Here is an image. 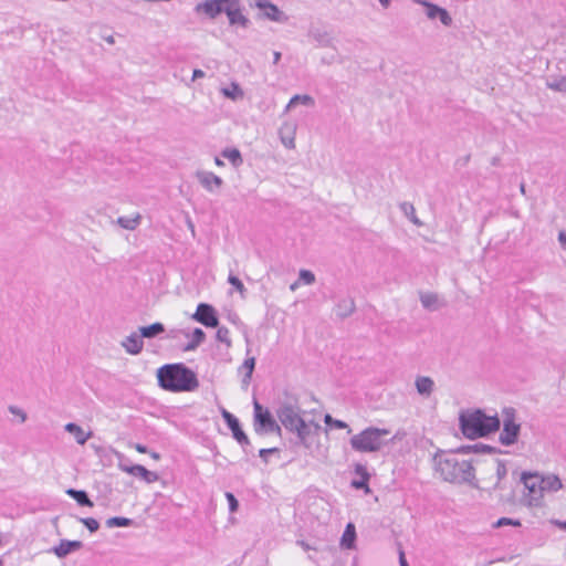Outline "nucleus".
I'll list each match as a JSON object with an SVG mask.
<instances>
[{
  "mask_svg": "<svg viewBox=\"0 0 566 566\" xmlns=\"http://www.w3.org/2000/svg\"><path fill=\"white\" fill-rule=\"evenodd\" d=\"M506 525L520 526L521 522L518 520H513L510 517H501L494 524L495 527H502V526H506Z\"/></svg>",
  "mask_w": 566,
  "mask_h": 566,
  "instance_id": "43",
  "label": "nucleus"
},
{
  "mask_svg": "<svg viewBox=\"0 0 566 566\" xmlns=\"http://www.w3.org/2000/svg\"><path fill=\"white\" fill-rule=\"evenodd\" d=\"M222 94L233 101L243 97V91L238 83H231L229 87L222 88Z\"/></svg>",
  "mask_w": 566,
  "mask_h": 566,
  "instance_id": "34",
  "label": "nucleus"
},
{
  "mask_svg": "<svg viewBox=\"0 0 566 566\" xmlns=\"http://www.w3.org/2000/svg\"><path fill=\"white\" fill-rule=\"evenodd\" d=\"M254 408V431L258 434L281 433V427L273 418L269 409H264L256 400Z\"/></svg>",
  "mask_w": 566,
  "mask_h": 566,
  "instance_id": "8",
  "label": "nucleus"
},
{
  "mask_svg": "<svg viewBox=\"0 0 566 566\" xmlns=\"http://www.w3.org/2000/svg\"><path fill=\"white\" fill-rule=\"evenodd\" d=\"M459 421L462 433L469 439L485 437L501 427L497 415L488 416L481 409L461 413Z\"/></svg>",
  "mask_w": 566,
  "mask_h": 566,
  "instance_id": "4",
  "label": "nucleus"
},
{
  "mask_svg": "<svg viewBox=\"0 0 566 566\" xmlns=\"http://www.w3.org/2000/svg\"><path fill=\"white\" fill-rule=\"evenodd\" d=\"M521 482L524 485V502L528 506H539L544 496L541 475L533 472H523L521 474Z\"/></svg>",
  "mask_w": 566,
  "mask_h": 566,
  "instance_id": "7",
  "label": "nucleus"
},
{
  "mask_svg": "<svg viewBox=\"0 0 566 566\" xmlns=\"http://www.w3.org/2000/svg\"><path fill=\"white\" fill-rule=\"evenodd\" d=\"M256 6L263 10L264 15L271 21L281 22L283 19V12L274 3L268 0H259Z\"/></svg>",
  "mask_w": 566,
  "mask_h": 566,
  "instance_id": "17",
  "label": "nucleus"
},
{
  "mask_svg": "<svg viewBox=\"0 0 566 566\" xmlns=\"http://www.w3.org/2000/svg\"><path fill=\"white\" fill-rule=\"evenodd\" d=\"M546 86L555 92H566V76H548L546 80Z\"/></svg>",
  "mask_w": 566,
  "mask_h": 566,
  "instance_id": "29",
  "label": "nucleus"
},
{
  "mask_svg": "<svg viewBox=\"0 0 566 566\" xmlns=\"http://www.w3.org/2000/svg\"><path fill=\"white\" fill-rule=\"evenodd\" d=\"M459 453H493L495 451V448L483 444V443H475L472 446H462L458 449H455Z\"/></svg>",
  "mask_w": 566,
  "mask_h": 566,
  "instance_id": "26",
  "label": "nucleus"
},
{
  "mask_svg": "<svg viewBox=\"0 0 566 566\" xmlns=\"http://www.w3.org/2000/svg\"><path fill=\"white\" fill-rule=\"evenodd\" d=\"M409 219L411 220V222H412V223H415V224H420V221H419V219L416 217V214H415V213H413V214H411V216L409 217Z\"/></svg>",
  "mask_w": 566,
  "mask_h": 566,
  "instance_id": "56",
  "label": "nucleus"
},
{
  "mask_svg": "<svg viewBox=\"0 0 566 566\" xmlns=\"http://www.w3.org/2000/svg\"><path fill=\"white\" fill-rule=\"evenodd\" d=\"M254 368H255V358L254 357H248L243 361L242 366L240 367V369H243L245 371L244 377H243V382L244 384H249L250 382V379L252 377Z\"/></svg>",
  "mask_w": 566,
  "mask_h": 566,
  "instance_id": "35",
  "label": "nucleus"
},
{
  "mask_svg": "<svg viewBox=\"0 0 566 566\" xmlns=\"http://www.w3.org/2000/svg\"><path fill=\"white\" fill-rule=\"evenodd\" d=\"M136 450L139 452V453H146L147 452V447L144 446V444H136Z\"/></svg>",
  "mask_w": 566,
  "mask_h": 566,
  "instance_id": "52",
  "label": "nucleus"
},
{
  "mask_svg": "<svg viewBox=\"0 0 566 566\" xmlns=\"http://www.w3.org/2000/svg\"><path fill=\"white\" fill-rule=\"evenodd\" d=\"M2 565H3V560H2V558L0 557V566H2Z\"/></svg>",
  "mask_w": 566,
  "mask_h": 566,
  "instance_id": "63",
  "label": "nucleus"
},
{
  "mask_svg": "<svg viewBox=\"0 0 566 566\" xmlns=\"http://www.w3.org/2000/svg\"><path fill=\"white\" fill-rule=\"evenodd\" d=\"M354 472L356 475L361 476V480H353L352 486L356 490H365L366 492H369L368 482L370 480V474L366 465L356 463L354 467Z\"/></svg>",
  "mask_w": 566,
  "mask_h": 566,
  "instance_id": "16",
  "label": "nucleus"
},
{
  "mask_svg": "<svg viewBox=\"0 0 566 566\" xmlns=\"http://www.w3.org/2000/svg\"><path fill=\"white\" fill-rule=\"evenodd\" d=\"M9 411L12 415L20 417L21 422H24L27 420V413L22 409L15 407V406H10Z\"/></svg>",
  "mask_w": 566,
  "mask_h": 566,
  "instance_id": "46",
  "label": "nucleus"
},
{
  "mask_svg": "<svg viewBox=\"0 0 566 566\" xmlns=\"http://www.w3.org/2000/svg\"><path fill=\"white\" fill-rule=\"evenodd\" d=\"M420 301H421V304L424 308H428V310H436L437 306V302H438V296L437 294L434 293H423L420 295Z\"/></svg>",
  "mask_w": 566,
  "mask_h": 566,
  "instance_id": "36",
  "label": "nucleus"
},
{
  "mask_svg": "<svg viewBox=\"0 0 566 566\" xmlns=\"http://www.w3.org/2000/svg\"><path fill=\"white\" fill-rule=\"evenodd\" d=\"M228 282L240 293H243L245 292V287L242 283V281L235 276V275H232L230 274L229 277H228Z\"/></svg>",
  "mask_w": 566,
  "mask_h": 566,
  "instance_id": "42",
  "label": "nucleus"
},
{
  "mask_svg": "<svg viewBox=\"0 0 566 566\" xmlns=\"http://www.w3.org/2000/svg\"><path fill=\"white\" fill-rule=\"evenodd\" d=\"M491 469L495 470V474H496V482L494 483L493 489L501 490L502 489L501 482L507 475L506 465H505L504 461L496 459L491 462Z\"/></svg>",
  "mask_w": 566,
  "mask_h": 566,
  "instance_id": "22",
  "label": "nucleus"
},
{
  "mask_svg": "<svg viewBox=\"0 0 566 566\" xmlns=\"http://www.w3.org/2000/svg\"><path fill=\"white\" fill-rule=\"evenodd\" d=\"M275 413L282 426L295 433L301 444L307 447L312 422L308 423L303 419L298 400L295 397H286L279 402Z\"/></svg>",
  "mask_w": 566,
  "mask_h": 566,
  "instance_id": "3",
  "label": "nucleus"
},
{
  "mask_svg": "<svg viewBox=\"0 0 566 566\" xmlns=\"http://www.w3.org/2000/svg\"><path fill=\"white\" fill-rule=\"evenodd\" d=\"M298 277L304 284L307 285L313 284L315 282V275L310 270H301Z\"/></svg>",
  "mask_w": 566,
  "mask_h": 566,
  "instance_id": "40",
  "label": "nucleus"
},
{
  "mask_svg": "<svg viewBox=\"0 0 566 566\" xmlns=\"http://www.w3.org/2000/svg\"><path fill=\"white\" fill-rule=\"evenodd\" d=\"M216 338L218 342L231 346L230 331L226 326L218 327Z\"/></svg>",
  "mask_w": 566,
  "mask_h": 566,
  "instance_id": "38",
  "label": "nucleus"
},
{
  "mask_svg": "<svg viewBox=\"0 0 566 566\" xmlns=\"http://www.w3.org/2000/svg\"><path fill=\"white\" fill-rule=\"evenodd\" d=\"M138 332L143 338H154L165 332V325L163 323L156 322L148 326L139 327Z\"/></svg>",
  "mask_w": 566,
  "mask_h": 566,
  "instance_id": "24",
  "label": "nucleus"
},
{
  "mask_svg": "<svg viewBox=\"0 0 566 566\" xmlns=\"http://www.w3.org/2000/svg\"><path fill=\"white\" fill-rule=\"evenodd\" d=\"M134 524V520L124 516H114L106 520V526L113 527H129Z\"/></svg>",
  "mask_w": 566,
  "mask_h": 566,
  "instance_id": "32",
  "label": "nucleus"
},
{
  "mask_svg": "<svg viewBox=\"0 0 566 566\" xmlns=\"http://www.w3.org/2000/svg\"><path fill=\"white\" fill-rule=\"evenodd\" d=\"M324 422L327 426H329V427H334L336 429H347L348 433L352 432V429L349 428V426L345 421L338 420V419H334L329 413L325 415Z\"/></svg>",
  "mask_w": 566,
  "mask_h": 566,
  "instance_id": "37",
  "label": "nucleus"
},
{
  "mask_svg": "<svg viewBox=\"0 0 566 566\" xmlns=\"http://www.w3.org/2000/svg\"><path fill=\"white\" fill-rule=\"evenodd\" d=\"M65 431L72 434L75 441L83 446L93 436L92 431L85 432L82 427L74 422H69L64 427Z\"/></svg>",
  "mask_w": 566,
  "mask_h": 566,
  "instance_id": "19",
  "label": "nucleus"
},
{
  "mask_svg": "<svg viewBox=\"0 0 566 566\" xmlns=\"http://www.w3.org/2000/svg\"><path fill=\"white\" fill-rule=\"evenodd\" d=\"M558 240L560 244L566 249V232L562 231L558 234Z\"/></svg>",
  "mask_w": 566,
  "mask_h": 566,
  "instance_id": "51",
  "label": "nucleus"
},
{
  "mask_svg": "<svg viewBox=\"0 0 566 566\" xmlns=\"http://www.w3.org/2000/svg\"><path fill=\"white\" fill-rule=\"evenodd\" d=\"M555 524L558 528L566 531V521H556Z\"/></svg>",
  "mask_w": 566,
  "mask_h": 566,
  "instance_id": "53",
  "label": "nucleus"
},
{
  "mask_svg": "<svg viewBox=\"0 0 566 566\" xmlns=\"http://www.w3.org/2000/svg\"><path fill=\"white\" fill-rule=\"evenodd\" d=\"M417 391L423 397H429L434 388V381L427 376H418L415 381Z\"/></svg>",
  "mask_w": 566,
  "mask_h": 566,
  "instance_id": "20",
  "label": "nucleus"
},
{
  "mask_svg": "<svg viewBox=\"0 0 566 566\" xmlns=\"http://www.w3.org/2000/svg\"><path fill=\"white\" fill-rule=\"evenodd\" d=\"M543 492H556L563 488L562 481L557 475H541Z\"/></svg>",
  "mask_w": 566,
  "mask_h": 566,
  "instance_id": "27",
  "label": "nucleus"
},
{
  "mask_svg": "<svg viewBox=\"0 0 566 566\" xmlns=\"http://www.w3.org/2000/svg\"><path fill=\"white\" fill-rule=\"evenodd\" d=\"M205 76V72L199 70V69H196L193 70V73H192V81L197 80V78H201Z\"/></svg>",
  "mask_w": 566,
  "mask_h": 566,
  "instance_id": "50",
  "label": "nucleus"
},
{
  "mask_svg": "<svg viewBox=\"0 0 566 566\" xmlns=\"http://www.w3.org/2000/svg\"><path fill=\"white\" fill-rule=\"evenodd\" d=\"M224 495H226V499H227V502H228V505H229V511L231 513L237 512L238 509H239V501L237 500L234 494L231 493V492H226Z\"/></svg>",
  "mask_w": 566,
  "mask_h": 566,
  "instance_id": "41",
  "label": "nucleus"
},
{
  "mask_svg": "<svg viewBox=\"0 0 566 566\" xmlns=\"http://www.w3.org/2000/svg\"><path fill=\"white\" fill-rule=\"evenodd\" d=\"M83 546V543L81 541H69V539H61L59 545L54 546L52 548V552L59 557L64 558L69 554L76 552L81 549Z\"/></svg>",
  "mask_w": 566,
  "mask_h": 566,
  "instance_id": "15",
  "label": "nucleus"
},
{
  "mask_svg": "<svg viewBox=\"0 0 566 566\" xmlns=\"http://www.w3.org/2000/svg\"><path fill=\"white\" fill-rule=\"evenodd\" d=\"M157 380L161 389L170 392H192L199 388L197 374L182 363L159 367Z\"/></svg>",
  "mask_w": 566,
  "mask_h": 566,
  "instance_id": "2",
  "label": "nucleus"
},
{
  "mask_svg": "<svg viewBox=\"0 0 566 566\" xmlns=\"http://www.w3.org/2000/svg\"><path fill=\"white\" fill-rule=\"evenodd\" d=\"M279 452V449L277 448H269V449H261L259 451V455L260 458L264 461V462H268V455L269 454H273V453H276Z\"/></svg>",
  "mask_w": 566,
  "mask_h": 566,
  "instance_id": "47",
  "label": "nucleus"
},
{
  "mask_svg": "<svg viewBox=\"0 0 566 566\" xmlns=\"http://www.w3.org/2000/svg\"><path fill=\"white\" fill-rule=\"evenodd\" d=\"M295 286H296V283L292 284V285H291V290H294V289H295Z\"/></svg>",
  "mask_w": 566,
  "mask_h": 566,
  "instance_id": "62",
  "label": "nucleus"
},
{
  "mask_svg": "<svg viewBox=\"0 0 566 566\" xmlns=\"http://www.w3.org/2000/svg\"><path fill=\"white\" fill-rule=\"evenodd\" d=\"M400 209L407 217H410L411 214L415 213L413 205L407 201L400 203Z\"/></svg>",
  "mask_w": 566,
  "mask_h": 566,
  "instance_id": "45",
  "label": "nucleus"
},
{
  "mask_svg": "<svg viewBox=\"0 0 566 566\" xmlns=\"http://www.w3.org/2000/svg\"><path fill=\"white\" fill-rule=\"evenodd\" d=\"M192 318L206 327H218L219 318L214 307L208 303H200L197 306Z\"/></svg>",
  "mask_w": 566,
  "mask_h": 566,
  "instance_id": "11",
  "label": "nucleus"
},
{
  "mask_svg": "<svg viewBox=\"0 0 566 566\" xmlns=\"http://www.w3.org/2000/svg\"><path fill=\"white\" fill-rule=\"evenodd\" d=\"M214 164H216L217 166H219V167L224 166V163H223L219 157H216V158H214Z\"/></svg>",
  "mask_w": 566,
  "mask_h": 566,
  "instance_id": "58",
  "label": "nucleus"
},
{
  "mask_svg": "<svg viewBox=\"0 0 566 566\" xmlns=\"http://www.w3.org/2000/svg\"><path fill=\"white\" fill-rule=\"evenodd\" d=\"M151 457H153L154 459H159V454H158V453H156V452H153Z\"/></svg>",
  "mask_w": 566,
  "mask_h": 566,
  "instance_id": "59",
  "label": "nucleus"
},
{
  "mask_svg": "<svg viewBox=\"0 0 566 566\" xmlns=\"http://www.w3.org/2000/svg\"><path fill=\"white\" fill-rule=\"evenodd\" d=\"M503 416V429L500 433L499 441L501 444L509 447L517 441L521 431V424L515 421L514 408H504Z\"/></svg>",
  "mask_w": 566,
  "mask_h": 566,
  "instance_id": "9",
  "label": "nucleus"
},
{
  "mask_svg": "<svg viewBox=\"0 0 566 566\" xmlns=\"http://www.w3.org/2000/svg\"><path fill=\"white\" fill-rule=\"evenodd\" d=\"M355 541H356V530L354 524L348 523L345 527V531L340 538V545L342 547L346 549H352L355 547Z\"/></svg>",
  "mask_w": 566,
  "mask_h": 566,
  "instance_id": "23",
  "label": "nucleus"
},
{
  "mask_svg": "<svg viewBox=\"0 0 566 566\" xmlns=\"http://www.w3.org/2000/svg\"><path fill=\"white\" fill-rule=\"evenodd\" d=\"M116 222L126 230H135L140 222V216L137 214L136 217H118Z\"/></svg>",
  "mask_w": 566,
  "mask_h": 566,
  "instance_id": "33",
  "label": "nucleus"
},
{
  "mask_svg": "<svg viewBox=\"0 0 566 566\" xmlns=\"http://www.w3.org/2000/svg\"><path fill=\"white\" fill-rule=\"evenodd\" d=\"M282 143L287 148H293L294 147V138H284V137H282Z\"/></svg>",
  "mask_w": 566,
  "mask_h": 566,
  "instance_id": "48",
  "label": "nucleus"
},
{
  "mask_svg": "<svg viewBox=\"0 0 566 566\" xmlns=\"http://www.w3.org/2000/svg\"><path fill=\"white\" fill-rule=\"evenodd\" d=\"M122 346L130 355H138L144 348V342L140 333H132L122 342Z\"/></svg>",
  "mask_w": 566,
  "mask_h": 566,
  "instance_id": "14",
  "label": "nucleus"
},
{
  "mask_svg": "<svg viewBox=\"0 0 566 566\" xmlns=\"http://www.w3.org/2000/svg\"><path fill=\"white\" fill-rule=\"evenodd\" d=\"M221 416L231 430L233 439L237 440L242 448L250 446V440L242 430L239 419L224 408L221 409Z\"/></svg>",
  "mask_w": 566,
  "mask_h": 566,
  "instance_id": "10",
  "label": "nucleus"
},
{
  "mask_svg": "<svg viewBox=\"0 0 566 566\" xmlns=\"http://www.w3.org/2000/svg\"><path fill=\"white\" fill-rule=\"evenodd\" d=\"M273 56H274V63L276 64L280 61V59H281V53L275 51L273 53Z\"/></svg>",
  "mask_w": 566,
  "mask_h": 566,
  "instance_id": "57",
  "label": "nucleus"
},
{
  "mask_svg": "<svg viewBox=\"0 0 566 566\" xmlns=\"http://www.w3.org/2000/svg\"><path fill=\"white\" fill-rule=\"evenodd\" d=\"M206 338L201 328H195L191 333V340L186 345L185 350H195Z\"/></svg>",
  "mask_w": 566,
  "mask_h": 566,
  "instance_id": "31",
  "label": "nucleus"
},
{
  "mask_svg": "<svg viewBox=\"0 0 566 566\" xmlns=\"http://www.w3.org/2000/svg\"><path fill=\"white\" fill-rule=\"evenodd\" d=\"M298 104H302L305 106H314L315 101L312 96H310L307 94H304V95L296 94L293 97H291L290 102L285 106L284 112L285 113L289 112L291 108L295 107Z\"/></svg>",
  "mask_w": 566,
  "mask_h": 566,
  "instance_id": "28",
  "label": "nucleus"
},
{
  "mask_svg": "<svg viewBox=\"0 0 566 566\" xmlns=\"http://www.w3.org/2000/svg\"><path fill=\"white\" fill-rule=\"evenodd\" d=\"M521 192L524 193L525 192V187L524 185H521Z\"/></svg>",
  "mask_w": 566,
  "mask_h": 566,
  "instance_id": "61",
  "label": "nucleus"
},
{
  "mask_svg": "<svg viewBox=\"0 0 566 566\" xmlns=\"http://www.w3.org/2000/svg\"><path fill=\"white\" fill-rule=\"evenodd\" d=\"M457 450H438L432 459L436 472L446 482L479 488L473 461L460 459Z\"/></svg>",
  "mask_w": 566,
  "mask_h": 566,
  "instance_id": "1",
  "label": "nucleus"
},
{
  "mask_svg": "<svg viewBox=\"0 0 566 566\" xmlns=\"http://www.w3.org/2000/svg\"><path fill=\"white\" fill-rule=\"evenodd\" d=\"M355 308V302L352 297L343 298L336 305V315L346 318L354 313Z\"/></svg>",
  "mask_w": 566,
  "mask_h": 566,
  "instance_id": "21",
  "label": "nucleus"
},
{
  "mask_svg": "<svg viewBox=\"0 0 566 566\" xmlns=\"http://www.w3.org/2000/svg\"><path fill=\"white\" fill-rule=\"evenodd\" d=\"M127 473L144 480L147 483H154L158 480V474L156 472L149 471L142 464H130Z\"/></svg>",
  "mask_w": 566,
  "mask_h": 566,
  "instance_id": "18",
  "label": "nucleus"
},
{
  "mask_svg": "<svg viewBox=\"0 0 566 566\" xmlns=\"http://www.w3.org/2000/svg\"><path fill=\"white\" fill-rule=\"evenodd\" d=\"M221 156L227 158L234 168L240 167L243 163L241 153L237 148H226L222 150Z\"/></svg>",
  "mask_w": 566,
  "mask_h": 566,
  "instance_id": "30",
  "label": "nucleus"
},
{
  "mask_svg": "<svg viewBox=\"0 0 566 566\" xmlns=\"http://www.w3.org/2000/svg\"><path fill=\"white\" fill-rule=\"evenodd\" d=\"M416 3H420L426 7V14L429 19L434 20L439 19L440 22L444 27H450L452 24V18L450 13L444 9L439 7L438 4L431 3L427 0H413Z\"/></svg>",
  "mask_w": 566,
  "mask_h": 566,
  "instance_id": "12",
  "label": "nucleus"
},
{
  "mask_svg": "<svg viewBox=\"0 0 566 566\" xmlns=\"http://www.w3.org/2000/svg\"><path fill=\"white\" fill-rule=\"evenodd\" d=\"M314 38L315 40L321 44V45H328L329 44V36L326 32H316L314 33Z\"/></svg>",
  "mask_w": 566,
  "mask_h": 566,
  "instance_id": "44",
  "label": "nucleus"
},
{
  "mask_svg": "<svg viewBox=\"0 0 566 566\" xmlns=\"http://www.w3.org/2000/svg\"><path fill=\"white\" fill-rule=\"evenodd\" d=\"M80 521L91 533H94L99 528V523L93 517H83L80 518Z\"/></svg>",
  "mask_w": 566,
  "mask_h": 566,
  "instance_id": "39",
  "label": "nucleus"
},
{
  "mask_svg": "<svg viewBox=\"0 0 566 566\" xmlns=\"http://www.w3.org/2000/svg\"><path fill=\"white\" fill-rule=\"evenodd\" d=\"M390 434V430L386 428L367 427L357 434H354L349 444L352 449L360 453H374L381 450L386 442L384 437Z\"/></svg>",
  "mask_w": 566,
  "mask_h": 566,
  "instance_id": "6",
  "label": "nucleus"
},
{
  "mask_svg": "<svg viewBox=\"0 0 566 566\" xmlns=\"http://www.w3.org/2000/svg\"><path fill=\"white\" fill-rule=\"evenodd\" d=\"M380 2V4L384 7V8H388L391 3V0H378Z\"/></svg>",
  "mask_w": 566,
  "mask_h": 566,
  "instance_id": "55",
  "label": "nucleus"
},
{
  "mask_svg": "<svg viewBox=\"0 0 566 566\" xmlns=\"http://www.w3.org/2000/svg\"><path fill=\"white\" fill-rule=\"evenodd\" d=\"M198 13H205L210 19L224 13L230 25L248 28L250 20L242 13L240 0H205L196 6Z\"/></svg>",
  "mask_w": 566,
  "mask_h": 566,
  "instance_id": "5",
  "label": "nucleus"
},
{
  "mask_svg": "<svg viewBox=\"0 0 566 566\" xmlns=\"http://www.w3.org/2000/svg\"><path fill=\"white\" fill-rule=\"evenodd\" d=\"M399 564L400 566H409L402 549L399 551Z\"/></svg>",
  "mask_w": 566,
  "mask_h": 566,
  "instance_id": "49",
  "label": "nucleus"
},
{
  "mask_svg": "<svg viewBox=\"0 0 566 566\" xmlns=\"http://www.w3.org/2000/svg\"><path fill=\"white\" fill-rule=\"evenodd\" d=\"M129 467L128 464H124L123 462H119L118 464V468L123 471V472H126L127 473V470H129Z\"/></svg>",
  "mask_w": 566,
  "mask_h": 566,
  "instance_id": "54",
  "label": "nucleus"
},
{
  "mask_svg": "<svg viewBox=\"0 0 566 566\" xmlns=\"http://www.w3.org/2000/svg\"><path fill=\"white\" fill-rule=\"evenodd\" d=\"M107 42H109V43H114V39H113V36H109V38L107 39Z\"/></svg>",
  "mask_w": 566,
  "mask_h": 566,
  "instance_id": "60",
  "label": "nucleus"
},
{
  "mask_svg": "<svg viewBox=\"0 0 566 566\" xmlns=\"http://www.w3.org/2000/svg\"><path fill=\"white\" fill-rule=\"evenodd\" d=\"M66 494L71 496L80 506L92 507L94 503L88 497V494L84 490L67 489Z\"/></svg>",
  "mask_w": 566,
  "mask_h": 566,
  "instance_id": "25",
  "label": "nucleus"
},
{
  "mask_svg": "<svg viewBox=\"0 0 566 566\" xmlns=\"http://www.w3.org/2000/svg\"><path fill=\"white\" fill-rule=\"evenodd\" d=\"M196 177L200 185L207 190V191H214L216 189L220 188L223 184V180L217 176L216 174L211 171L206 170H199L196 174Z\"/></svg>",
  "mask_w": 566,
  "mask_h": 566,
  "instance_id": "13",
  "label": "nucleus"
}]
</instances>
